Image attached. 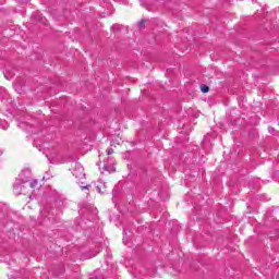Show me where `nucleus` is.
<instances>
[{
    "instance_id": "423d86ee",
    "label": "nucleus",
    "mask_w": 279,
    "mask_h": 279,
    "mask_svg": "<svg viewBox=\"0 0 279 279\" xmlns=\"http://www.w3.org/2000/svg\"><path fill=\"white\" fill-rule=\"evenodd\" d=\"M112 154H114V149L108 148V149H107V155H108V156H112Z\"/></svg>"
},
{
    "instance_id": "f03ea898",
    "label": "nucleus",
    "mask_w": 279,
    "mask_h": 279,
    "mask_svg": "<svg viewBox=\"0 0 279 279\" xmlns=\"http://www.w3.org/2000/svg\"><path fill=\"white\" fill-rule=\"evenodd\" d=\"M104 169H105V171H109V173H114V171H117V169L114 168V167H108V166H104Z\"/></svg>"
},
{
    "instance_id": "9d476101",
    "label": "nucleus",
    "mask_w": 279,
    "mask_h": 279,
    "mask_svg": "<svg viewBox=\"0 0 279 279\" xmlns=\"http://www.w3.org/2000/svg\"><path fill=\"white\" fill-rule=\"evenodd\" d=\"M269 132H274V130L269 129Z\"/></svg>"
},
{
    "instance_id": "39448f33",
    "label": "nucleus",
    "mask_w": 279,
    "mask_h": 279,
    "mask_svg": "<svg viewBox=\"0 0 279 279\" xmlns=\"http://www.w3.org/2000/svg\"><path fill=\"white\" fill-rule=\"evenodd\" d=\"M145 23H146L145 20H141V21L138 22V27H140V29H143V27H145Z\"/></svg>"
},
{
    "instance_id": "6e6552de",
    "label": "nucleus",
    "mask_w": 279,
    "mask_h": 279,
    "mask_svg": "<svg viewBox=\"0 0 279 279\" xmlns=\"http://www.w3.org/2000/svg\"><path fill=\"white\" fill-rule=\"evenodd\" d=\"M119 27H120L119 25H113L112 29H119Z\"/></svg>"
},
{
    "instance_id": "20e7f679",
    "label": "nucleus",
    "mask_w": 279,
    "mask_h": 279,
    "mask_svg": "<svg viewBox=\"0 0 279 279\" xmlns=\"http://www.w3.org/2000/svg\"><path fill=\"white\" fill-rule=\"evenodd\" d=\"M201 90H202V93H208V90H210V88L207 85H202Z\"/></svg>"
},
{
    "instance_id": "1a4fd4ad",
    "label": "nucleus",
    "mask_w": 279,
    "mask_h": 279,
    "mask_svg": "<svg viewBox=\"0 0 279 279\" xmlns=\"http://www.w3.org/2000/svg\"><path fill=\"white\" fill-rule=\"evenodd\" d=\"M269 132H274V130L269 129Z\"/></svg>"
},
{
    "instance_id": "0eeeda50",
    "label": "nucleus",
    "mask_w": 279,
    "mask_h": 279,
    "mask_svg": "<svg viewBox=\"0 0 279 279\" xmlns=\"http://www.w3.org/2000/svg\"><path fill=\"white\" fill-rule=\"evenodd\" d=\"M82 191H86V189H90V185H81Z\"/></svg>"
},
{
    "instance_id": "f257e3e1",
    "label": "nucleus",
    "mask_w": 279,
    "mask_h": 279,
    "mask_svg": "<svg viewBox=\"0 0 279 279\" xmlns=\"http://www.w3.org/2000/svg\"><path fill=\"white\" fill-rule=\"evenodd\" d=\"M27 182H29V177H25V172H21V174L19 175V178L15 180L13 184V193L15 195H21V193L23 192V189H25L23 184H27Z\"/></svg>"
},
{
    "instance_id": "7ed1b4c3",
    "label": "nucleus",
    "mask_w": 279,
    "mask_h": 279,
    "mask_svg": "<svg viewBox=\"0 0 279 279\" xmlns=\"http://www.w3.org/2000/svg\"><path fill=\"white\" fill-rule=\"evenodd\" d=\"M38 186V180L34 179L31 181V189H36Z\"/></svg>"
}]
</instances>
